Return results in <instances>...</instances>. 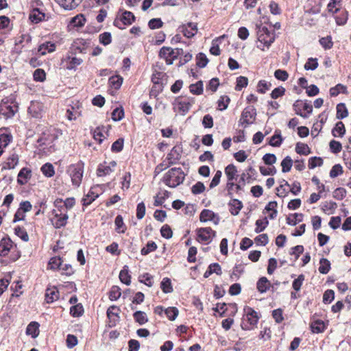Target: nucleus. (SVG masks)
Wrapping results in <instances>:
<instances>
[{"label":"nucleus","mask_w":351,"mask_h":351,"mask_svg":"<svg viewBox=\"0 0 351 351\" xmlns=\"http://www.w3.org/2000/svg\"><path fill=\"white\" fill-rule=\"evenodd\" d=\"M17 110L18 105L12 98H5L1 101L0 114L5 119L12 117Z\"/></svg>","instance_id":"nucleus-4"},{"label":"nucleus","mask_w":351,"mask_h":351,"mask_svg":"<svg viewBox=\"0 0 351 351\" xmlns=\"http://www.w3.org/2000/svg\"><path fill=\"white\" fill-rule=\"evenodd\" d=\"M86 42L83 39H77L73 42L70 49L69 53L72 55H75L77 53H86V47L85 46Z\"/></svg>","instance_id":"nucleus-13"},{"label":"nucleus","mask_w":351,"mask_h":351,"mask_svg":"<svg viewBox=\"0 0 351 351\" xmlns=\"http://www.w3.org/2000/svg\"><path fill=\"white\" fill-rule=\"evenodd\" d=\"M121 295V289L118 286H113L109 292V299L111 301L117 300Z\"/></svg>","instance_id":"nucleus-54"},{"label":"nucleus","mask_w":351,"mask_h":351,"mask_svg":"<svg viewBox=\"0 0 351 351\" xmlns=\"http://www.w3.org/2000/svg\"><path fill=\"white\" fill-rule=\"evenodd\" d=\"M113 171L114 169L110 166H108L106 162H104V164H100L98 166L97 175L99 177L104 176L110 174Z\"/></svg>","instance_id":"nucleus-31"},{"label":"nucleus","mask_w":351,"mask_h":351,"mask_svg":"<svg viewBox=\"0 0 351 351\" xmlns=\"http://www.w3.org/2000/svg\"><path fill=\"white\" fill-rule=\"evenodd\" d=\"M313 332L319 333L324 332L326 328L324 322L321 319H317L311 324Z\"/></svg>","instance_id":"nucleus-33"},{"label":"nucleus","mask_w":351,"mask_h":351,"mask_svg":"<svg viewBox=\"0 0 351 351\" xmlns=\"http://www.w3.org/2000/svg\"><path fill=\"white\" fill-rule=\"evenodd\" d=\"M185 178V174L180 167L171 168L165 173L162 181L171 188H175L181 184Z\"/></svg>","instance_id":"nucleus-1"},{"label":"nucleus","mask_w":351,"mask_h":351,"mask_svg":"<svg viewBox=\"0 0 351 351\" xmlns=\"http://www.w3.org/2000/svg\"><path fill=\"white\" fill-rule=\"evenodd\" d=\"M134 320L138 322L140 325H143L147 322L148 319L147 318L145 312L141 311H137L133 314Z\"/></svg>","instance_id":"nucleus-43"},{"label":"nucleus","mask_w":351,"mask_h":351,"mask_svg":"<svg viewBox=\"0 0 351 351\" xmlns=\"http://www.w3.org/2000/svg\"><path fill=\"white\" fill-rule=\"evenodd\" d=\"M166 79H167L166 73H165L163 72L156 71L155 73H154L152 74V82H153L154 86H155L156 85L160 86V88L161 90L163 87L162 86L163 81L166 80Z\"/></svg>","instance_id":"nucleus-19"},{"label":"nucleus","mask_w":351,"mask_h":351,"mask_svg":"<svg viewBox=\"0 0 351 351\" xmlns=\"http://www.w3.org/2000/svg\"><path fill=\"white\" fill-rule=\"evenodd\" d=\"M329 147L330 151L333 154H338L339 153L342 149V145L341 143L339 141H337L335 140H332L329 143Z\"/></svg>","instance_id":"nucleus-64"},{"label":"nucleus","mask_w":351,"mask_h":351,"mask_svg":"<svg viewBox=\"0 0 351 351\" xmlns=\"http://www.w3.org/2000/svg\"><path fill=\"white\" fill-rule=\"evenodd\" d=\"M62 262L63 261L60 256H55V257L51 258L49 260V263H48V267L51 269H53V270L60 269L62 266Z\"/></svg>","instance_id":"nucleus-40"},{"label":"nucleus","mask_w":351,"mask_h":351,"mask_svg":"<svg viewBox=\"0 0 351 351\" xmlns=\"http://www.w3.org/2000/svg\"><path fill=\"white\" fill-rule=\"evenodd\" d=\"M323 165V160L320 157H311L308 160V168L312 169L316 167H321Z\"/></svg>","instance_id":"nucleus-58"},{"label":"nucleus","mask_w":351,"mask_h":351,"mask_svg":"<svg viewBox=\"0 0 351 351\" xmlns=\"http://www.w3.org/2000/svg\"><path fill=\"white\" fill-rule=\"evenodd\" d=\"M119 279L121 282L126 285H130L131 283V276L129 274L128 266L125 265L119 273Z\"/></svg>","instance_id":"nucleus-26"},{"label":"nucleus","mask_w":351,"mask_h":351,"mask_svg":"<svg viewBox=\"0 0 351 351\" xmlns=\"http://www.w3.org/2000/svg\"><path fill=\"white\" fill-rule=\"evenodd\" d=\"M43 106L38 101H32L28 108V113L35 119H40L43 116Z\"/></svg>","instance_id":"nucleus-12"},{"label":"nucleus","mask_w":351,"mask_h":351,"mask_svg":"<svg viewBox=\"0 0 351 351\" xmlns=\"http://www.w3.org/2000/svg\"><path fill=\"white\" fill-rule=\"evenodd\" d=\"M45 18V14L40 11L38 8H35L29 14V19L32 23H38Z\"/></svg>","instance_id":"nucleus-30"},{"label":"nucleus","mask_w":351,"mask_h":351,"mask_svg":"<svg viewBox=\"0 0 351 351\" xmlns=\"http://www.w3.org/2000/svg\"><path fill=\"white\" fill-rule=\"evenodd\" d=\"M12 241L10 239L3 238L0 242V256H5L11 247H12Z\"/></svg>","instance_id":"nucleus-21"},{"label":"nucleus","mask_w":351,"mask_h":351,"mask_svg":"<svg viewBox=\"0 0 351 351\" xmlns=\"http://www.w3.org/2000/svg\"><path fill=\"white\" fill-rule=\"evenodd\" d=\"M197 234L202 241L208 242L210 241L212 237L216 236V232L210 227L200 228L197 230Z\"/></svg>","instance_id":"nucleus-8"},{"label":"nucleus","mask_w":351,"mask_h":351,"mask_svg":"<svg viewBox=\"0 0 351 351\" xmlns=\"http://www.w3.org/2000/svg\"><path fill=\"white\" fill-rule=\"evenodd\" d=\"M12 136L10 134H3L0 135V148L3 149L6 147L12 141Z\"/></svg>","instance_id":"nucleus-55"},{"label":"nucleus","mask_w":351,"mask_h":351,"mask_svg":"<svg viewBox=\"0 0 351 351\" xmlns=\"http://www.w3.org/2000/svg\"><path fill=\"white\" fill-rule=\"evenodd\" d=\"M256 34L258 40L267 48L270 47L275 40L274 33L270 32L267 27L263 26L261 24L256 25Z\"/></svg>","instance_id":"nucleus-5"},{"label":"nucleus","mask_w":351,"mask_h":351,"mask_svg":"<svg viewBox=\"0 0 351 351\" xmlns=\"http://www.w3.org/2000/svg\"><path fill=\"white\" fill-rule=\"evenodd\" d=\"M320 266L318 268L319 273L322 274H326L330 269V263L325 258H322L319 261Z\"/></svg>","instance_id":"nucleus-36"},{"label":"nucleus","mask_w":351,"mask_h":351,"mask_svg":"<svg viewBox=\"0 0 351 351\" xmlns=\"http://www.w3.org/2000/svg\"><path fill=\"white\" fill-rule=\"evenodd\" d=\"M346 133V128L342 121L336 123L335 127L332 130V134L334 137H343Z\"/></svg>","instance_id":"nucleus-29"},{"label":"nucleus","mask_w":351,"mask_h":351,"mask_svg":"<svg viewBox=\"0 0 351 351\" xmlns=\"http://www.w3.org/2000/svg\"><path fill=\"white\" fill-rule=\"evenodd\" d=\"M19 163V156L16 153H12L8 158L7 161L5 162L3 169H14Z\"/></svg>","instance_id":"nucleus-20"},{"label":"nucleus","mask_w":351,"mask_h":351,"mask_svg":"<svg viewBox=\"0 0 351 351\" xmlns=\"http://www.w3.org/2000/svg\"><path fill=\"white\" fill-rule=\"evenodd\" d=\"M65 10H71L77 8L82 0H55Z\"/></svg>","instance_id":"nucleus-17"},{"label":"nucleus","mask_w":351,"mask_h":351,"mask_svg":"<svg viewBox=\"0 0 351 351\" xmlns=\"http://www.w3.org/2000/svg\"><path fill=\"white\" fill-rule=\"evenodd\" d=\"M99 42L102 45L106 46L111 43L112 42V36L110 32H104L101 34L99 36Z\"/></svg>","instance_id":"nucleus-62"},{"label":"nucleus","mask_w":351,"mask_h":351,"mask_svg":"<svg viewBox=\"0 0 351 351\" xmlns=\"http://www.w3.org/2000/svg\"><path fill=\"white\" fill-rule=\"evenodd\" d=\"M165 313L169 320H175L178 315V309L176 307H169L165 309Z\"/></svg>","instance_id":"nucleus-59"},{"label":"nucleus","mask_w":351,"mask_h":351,"mask_svg":"<svg viewBox=\"0 0 351 351\" xmlns=\"http://www.w3.org/2000/svg\"><path fill=\"white\" fill-rule=\"evenodd\" d=\"M348 115V111L343 103H340L337 106V118L339 119H343L347 117Z\"/></svg>","instance_id":"nucleus-38"},{"label":"nucleus","mask_w":351,"mask_h":351,"mask_svg":"<svg viewBox=\"0 0 351 351\" xmlns=\"http://www.w3.org/2000/svg\"><path fill=\"white\" fill-rule=\"evenodd\" d=\"M153 278H154L151 274L145 273L139 276V282L145 284L149 287H151L153 286L154 284Z\"/></svg>","instance_id":"nucleus-46"},{"label":"nucleus","mask_w":351,"mask_h":351,"mask_svg":"<svg viewBox=\"0 0 351 351\" xmlns=\"http://www.w3.org/2000/svg\"><path fill=\"white\" fill-rule=\"evenodd\" d=\"M14 233L16 236L20 237L24 241H29V236L26 230L20 226H17L14 228Z\"/></svg>","instance_id":"nucleus-57"},{"label":"nucleus","mask_w":351,"mask_h":351,"mask_svg":"<svg viewBox=\"0 0 351 351\" xmlns=\"http://www.w3.org/2000/svg\"><path fill=\"white\" fill-rule=\"evenodd\" d=\"M228 205L230 206V212L232 215H237L243 208L242 202L237 199L230 200Z\"/></svg>","instance_id":"nucleus-22"},{"label":"nucleus","mask_w":351,"mask_h":351,"mask_svg":"<svg viewBox=\"0 0 351 351\" xmlns=\"http://www.w3.org/2000/svg\"><path fill=\"white\" fill-rule=\"evenodd\" d=\"M256 117V110L253 106H248L245 107L241 112V119L239 123L241 125H245L246 127L248 125L252 124Z\"/></svg>","instance_id":"nucleus-6"},{"label":"nucleus","mask_w":351,"mask_h":351,"mask_svg":"<svg viewBox=\"0 0 351 351\" xmlns=\"http://www.w3.org/2000/svg\"><path fill=\"white\" fill-rule=\"evenodd\" d=\"M295 152L300 155L307 156L311 153V149L305 143H298L295 145Z\"/></svg>","instance_id":"nucleus-39"},{"label":"nucleus","mask_w":351,"mask_h":351,"mask_svg":"<svg viewBox=\"0 0 351 351\" xmlns=\"http://www.w3.org/2000/svg\"><path fill=\"white\" fill-rule=\"evenodd\" d=\"M109 83L112 87L117 90L123 83V78L120 75L112 76L109 79Z\"/></svg>","instance_id":"nucleus-49"},{"label":"nucleus","mask_w":351,"mask_h":351,"mask_svg":"<svg viewBox=\"0 0 351 351\" xmlns=\"http://www.w3.org/2000/svg\"><path fill=\"white\" fill-rule=\"evenodd\" d=\"M34 80L36 82H43L46 79V73L42 69H37L33 74Z\"/></svg>","instance_id":"nucleus-60"},{"label":"nucleus","mask_w":351,"mask_h":351,"mask_svg":"<svg viewBox=\"0 0 351 351\" xmlns=\"http://www.w3.org/2000/svg\"><path fill=\"white\" fill-rule=\"evenodd\" d=\"M83 313H84V308L81 304L73 305L70 308V314L74 317H77L82 315Z\"/></svg>","instance_id":"nucleus-47"},{"label":"nucleus","mask_w":351,"mask_h":351,"mask_svg":"<svg viewBox=\"0 0 351 351\" xmlns=\"http://www.w3.org/2000/svg\"><path fill=\"white\" fill-rule=\"evenodd\" d=\"M282 141L280 131L276 130L274 134L271 137L269 144L273 147H280Z\"/></svg>","instance_id":"nucleus-32"},{"label":"nucleus","mask_w":351,"mask_h":351,"mask_svg":"<svg viewBox=\"0 0 351 351\" xmlns=\"http://www.w3.org/2000/svg\"><path fill=\"white\" fill-rule=\"evenodd\" d=\"M179 29L183 33L184 36L190 38L193 37L197 32V23L189 22L179 27Z\"/></svg>","instance_id":"nucleus-10"},{"label":"nucleus","mask_w":351,"mask_h":351,"mask_svg":"<svg viewBox=\"0 0 351 351\" xmlns=\"http://www.w3.org/2000/svg\"><path fill=\"white\" fill-rule=\"evenodd\" d=\"M94 187H92L88 193L82 200L83 206H89L96 198L99 197L98 194L94 192Z\"/></svg>","instance_id":"nucleus-28"},{"label":"nucleus","mask_w":351,"mask_h":351,"mask_svg":"<svg viewBox=\"0 0 351 351\" xmlns=\"http://www.w3.org/2000/svg\"><path fill=\"white\" fill-rule=\"evenodd\" d=\"M32 171L26 167L22 168L19 174L17 182L19 184L23 185L27 182V180L30 179L32 176Z\"/></svg>","instance_id":"nucleus-18"},{"label":"nucleus","mask_w":351,"mask_h":351,"mask_svg":"<svg viewBox=\"0 0 351 351\" xmlns=\"http://www.w3.org/2000/svg\"><path fill=\"white\" fill-rule=\"evenodd\" d=\"M160 288L165 293H169L173 291L171 280L169 278H164L160 283Z\"/></svg>","instance_id":"nucleus-44"},{"label":"nucleus","mask_w":351,"mask_h":351,"mask_svg":"<svg viewBox=\"0 0 351 351\" xmlns=\"http://www.w3.org/2000/svg\"><path fill=\"white\" fill-rule=\"evenodd\" d=\"M199 220L201 222L213 221L215 224L217 225L219 222V217L210 210L204 209L200 213Z\"/></svg>","instance_id":"nucleus-11"},{"label":"nucleus","mask_w":351,"mask_h":351,"mask_svg":"<svg viewBox=\"0 0 351 351\" xmlns=\"http://www.w3.org/2000/svg\"><path fill=\"white\" fill-rule=\"evenodd\" d=\"M208 62V59L203 53H199L196 56V64L199 68L205 67Z\"/></svg>","instance_id":"nucleus-51"},{"label":"nucleus","mask_w":351,"mask_h":351,"mask_svg":"<svg viewBox=\"0 0 351 351\" xmlns=\"http://www.w3.org/2000/svg\"><path fill=\"white\" fill-rule=\"evenodd\" d=\"M59 298V291L55 288H47L45 293V300L47 303H52Z\"/></svg>","instance_id":"nucleus-23"},{"label":"nucleus","mask_w":351,"mask_h":351,"mask_svg":"<svg viewBox=\"0 0 351 351\" xmlns=\"http://www.w3.org/2000/svg\"><path fill=\"white\" fill-rule=\"evenodd\" d=\"M84 163L80 160L75 164L70 165L66 172L69 174L72 184L75 186H79L81 184L82 179L83 177Z\"/></svg>","instance_id":"nucleus-3"},{"label":"nucleus","mask_w":351,"mask_h":351,"mask_svg":"<svg viewBox=\"0 0 351 351\" xmlns=\"http://www.w3.org/2000/svg\"><path fill=\"white\" fill-rule=\"evenodd\" d=\"M190 92L196 95H199L203 93V82L198 81L195 84H192L189 86Z\"/></svg>","instance_id":"nucleus-37"},{"label":"nucleus","mask_w":351,"mask_h":351,"mask_svg":"<svg viewBox=\"0 0 351 351\" xmlns=\"http://www.w3.org/2000/svg\"><path fill=\"white\" fill-rule=\"evenodd\" d=\"M39 324L36 322H30L26 328L27 335H31L33 338H36L39 335Z\"/></svg>","instance_id":"nucleus-24"},{"label":"nucleus","mask_w":351,"mask_h":351,"mask_svg":"<svg viewBox=\"0 0 351 351\" xmlns=\"http://www.w3.org/2000/svg\"><path fill=\"white\" fill-rule=\"evenodd\" d=\"M173 105L174 109L177 108L181 114L185 115L189 111L192 104L189 101H181L179 99H176Z\"/></svg>","instance_id":"nucleus-14"},{"label":"nucleus","mask_w":351,"mask_h":351,"mask_svg":"<svg viewBox=\"0 0 351 351\" xmlns=\"http://www.w3.org/2000/svg\"><path fill=\"white\" fill-rule=\"evenodd\" d=\"M237 170L236 167L232 165H228L225 169V173L227 176L228 181H233L237 176Z\"/></svg>","instance_id":"nucleus-35"},{"label":"nucleus","mask_w":351,"mask_h":351,"mask_svg":"<svg viewBox=\"0 0 351 351\" xmlns=\"http://www.w3.org/2000/svg\"><path fill=\"white\" fill-rule=\"evenodd\" d=\"M62 62L65 63L64 67L66 69L75 70L77 66L80 65L83 62V60L81 58L68 56L64 60H62Z\"/></svg>","instance_id":"nucleus-15"},{"label":"nucleus","mask_w":351,"mask_h":351,"mask_svg":"<svg viewBox=\"0 0 351 351\" xmlns=\"http://www.w3.org/2000/svg\"><path fill=\"white\" fill-rule=\"evenodd\" d=\"M85 21L86 19L84 15L78 14L71 19V23L73 24L74 27H81L84 26Z\"/></svg>","instance_id":"nucleus-53"},{"label":"nucleus","mask_w":351,"mask_h":351,"mask_svg":"<svg viewBox=\"0 0 351 351\" xmlns=\"http://www.w3.org/2000/svg\"><path fill=\"white\" fill-rule=\"evenodd\" d=\"M270 285L271 283L266 277H261L256 283V288L260 293H263L269 289Z\"/></svg>","instance_id":"nucleus-25"},{"label":"nucleus","mask_w":351,"mask_h":351,"mask_svg":"<svg viewBox=\"0 0 351 351\" xmlns=\"http://www.w3.org/2000/svg\"><path fill=\"white\" fill-rule=\"evenodd\" d=\"M43 175L47 178H51L54 176L55 170L52 164L47 162L41 167L40 169Z\"/></svg>","instance_id":"nucleus-34"},{"label":"nucleus","mask_w":351,"mask_h":351,"mask_svg":"<svg viewBox=\"0 0 351 351\" xmlns=\"http://www.w3.org/2000/svg\"><path fill=\"white\" fill-rule=\"evenodd\" d=\"M318 67V62L317 58H309L305 63L304 68L305 70L314 71Z\"/></svg>","instance_id":"nucleus-56"},{"label":"nucleus","mask_w":351,"mask_h":351,"mask_svg":"<svg viewBox=\"0 0 351 351\" xmlns=\"http://www.w3.org/2000/svg\"><path fill=\"white\" fill-rule=\"evenodd\" d=\"M230 101V99L227 95H223L218 100V107L220 110H226Z\"/></svg>","instance_id":"nucleus-63"},{"label":"nucleus","mask_w":351,"mask_h":351,"mask_svg":"<svg viewBox=\"0 0 351 351\" xmlns=\"http://www.w3.org/2000/svg\"><path fill=\"white\" fill-rule=\"evenodd\" d=\"M135 16L132 12L130 11H125L123 12L120 20H114V25L121 29H123L125 27H122L121 23L123 25H130L135 21Z\"/></svg>","instance_id":"nucleus-7"},{"label":"nucleus","mask_w":351,"mask_h":351,"mask_svg":"<svg viewBox=\"0 0 351 351\" xmlns=\"http://www.w3.org/2000/svg\"><path fill=\"white\" fill-rule=\"evenodd\" d=\"M293 165V160L289 156H286L281 162L282 171L283 173L289 172Z\"/></svg>","instance_id":"nucleus-45"},{"label":"nucleus","mask_w":351,"mask_h":351,"mask_svg":"<svg viewBox=\"0 0 351 351\" xmlns=\"http://www.w3.org/2000/svg\"><path fill=\"white\" fill-rule=\"evenodd\" d=\"M55 49L56 46L53 43L47 42L39 46L38 51L40 53V55L44 56L47 53V52L51 53L54 51Z\"/></svg>","instance_id":"nucleus-27"},{"label":"nucleus","mask_w":351,"mask_h":351,"mask_svg":"<svg viewBox=\"0 0 351 351\" xmlns=\"http://www.w3.org/2000/svg\"><path fill=\"white\" fill-rule=\"evenodd\" d=\"M248 84V79L244 76H239L237 78V85L235 90L237 91L241 90L243 88L246 87Z\"/></svg>","instance_id":"nucleus-61"},{"label":"nucleus","mask_w":351,"mask_h":351,"mask_svg":"<svg viewBox=\"0 0 351 351\" xmlns=\"http://www.w3.org/2000/svg\"><path fill=\"white\" fill-rule=\"evenodd\" d=\"M114 223H115V226H116V231L119 233H124L125 230H126V227L123 223V217L121 215H119L116 217L115 218V220H114Z\"/></svg>","instance_id":"nucleus-42"},{"label":"nucleus","mask_w":351,"mask_h":351,"mask_svg":"<svg viewBox=\"0 0 351 351\" xmlns=\"http://www.w3.org/2000/svg\"><path fill=\"white\" fill-rule=\"evenodd\" d=\"M105 126H99L97 127L93 132V138L95 141H97L99 143H101L103 141V138L104 136L103 134V132L105 131Z\"/></svg>","instance_id":"nucleus-50"},{"label":"nucleus","mask_w":351,"mask_h":351,"mask_svg":"<svg viewBox=\"0 0 351 351\" xmlns=\"http://www.w3.org/2000/svg\"><path fill=\"white\" fill-rule=\"evenodd\" d=\"M303 101L298 99L295 101V103L293 105V110H295V112L296 114L303 117V118H308L307 114H304L302 112V107L303 108Z\"/></svg>","instance_id":"nucleus-52"},{"label":"nucleus","mask_w":351,"mask_h":351,"mask_svg":"<svg viewBox=\"0 0 351 351\" xmlns=\"http://www.w3.org/2000/svg\"><path fill=\"white\" fill-rule=\"evenodd\" d=\"M156 249V243L154 241H150L147 242L146 246L141 249V252L142 255H147L150 252L155 251Z\"/></svg>","instance_id":"nucleus-48"},{"label":"nucleus","mask_w":351,"mask_h":351,"mask_svg":"<svg viewBox=\"0 0 351 351\" xmlns=\"http://www.w3.org/2000/svg\"><path fill=\"white\" fill-rule=\"evenodd\" d=\"M340 93H347V88L346 86L338 84L335 87H332L330 89V95L331 97H336Z\"/></svg>","instance_id":"nucleus-41"},{"label":"nucleus","mask_w":351,"mask_h":351,"mask_svg":"<svg viewBox=\"0 0 351 351\" xmlns=\"http://www.w3.org/2000/svg\"><path fill=\"white\" fill-rule=\"evenodd\" d=\"M53 213H54L55 217L57 218L56 221L53 223V226L56 228H60L65 226L69 219L68 215L66 213L62 215V213H57L55 210L53 211Z\"/></svg>","instance_id":"nucleus-16"},{"label":"nucleus","mask_w":351,"mask_h":351,"mask_svg":"<svg viewBox=\"0 0 351 351\" xmlns=\"http://www.w3.org/2000/svg\"><path fill=\"white\" fill-rule=\"evenodd\" d=\"M244 313L241 327L244 330H253L258 324L259 317L258 313L250 306L244 308Z\"/></svg>","instance_id":"nucleus-2"},{"label":"nucleus","mask_w":351,"mask_h":351,"mask_svg":"<svg viewBox=\"0 0 351 351\" xmlns=\"http://www.w3.org/2000/svg\"><path fill=\"white\" fill-rule=\"evenodd\" d=\"M182 147L181 145L174 146L171 152L167 156L169 165H173L179 160L182 153Z\"/></svg>","instance_id":"nucleus-9"}]
</instances>
